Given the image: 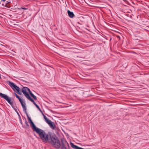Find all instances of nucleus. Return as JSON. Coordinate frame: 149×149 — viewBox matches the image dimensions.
Segmentation results:
<instances>
[{"instance_id": "8", "label": "nucleus", "mask_w": 149, "mask_h": 149, "mask_svg": "<svg viewBox=\"0 0 149 149\" xmlns=\"http://www.w3.org/2000/svg\"><path fill=\"white\" fill-rule=\"evenodd\" d=\"M67 12L68 16L72 18L74 17V15L73 12H71L69 10H68Z\"/></svg>"}, {"instance_id": "9", "label": "nucleus", "mask_w": 149, "mask_h": 149, "mask_svg": "<svg viewBox=\"0 0 149 149\" xmlns=\"http://www.w3.org/2000/svg\"><path fill=\"white\" fill-rule=\"evenodd\" d=\"M29 100L31 101V102H32L35 105V104H36V103L34 101V100L32 99L30 97H29L27 98Z\"/></svg>"}, {"instance_id": "15", "label": "nucleus", "mask_w": 149, "mask_h": 149, "mask_svg": "<svg viewBox=\"0 0 149 149\" xmlns=\"http://www.w3.org/2000/svg\"><path fill=\"white\" fill-rule=\"evenodd\" d=\"M2 1H5V0H1Z\"/></svg>"}, {"instance_id": "11", "label": "nucleus", "mask_w": 149, "mask_h": 149, "mask_svg": "<svg viewBox=\"0 0 149 149\" xmlns=\"http://www.w3.org/2000/svg\"><path fill=\"white\" fill-rule=\"evenodd\" d=\"M30 95L31 96H32L34 100H37V98L32 93H30Z\"/></svg>"}, {"instance_id": "6", "label": "nucleus", "mask_w": 149, "mask_h": 149, "mask_svg": "<svg viewBox=\"0 0 149 149\" xmlns=\"http://www.w3.org/2000/svg\"><path fill=\"white\" fill-rule=\"evenodd\" d=\"M9 85L13 90L18 94H20L19 88L15 85L13 83L9 82Z\"/></svg>"}, {"instance_id": "7", "label": "nucleus", "mask_w": 149, "mask_h": 149, "mask_svg": "<svg viewBox=\"0 0 149 149\" xmlns=\"http://www.w3.org/2000/svg\"><path fill=\"white\" fill-rule=\"evenodd\" d=\"M70 144L72 148L74 149H84L82 148L79 147L78 146L74 145L71 142Z\"/></svg>"}, {"instance_id": "12", "label": "nucleus", "mask_w": 149, "mask_h": 149, "mask_svg": "<svg viewBox=\"0 0 149 149\" xmlns=\"http://www.w3.org/2000/svg\"><path fill=\"white\" fill-rule=\"evenodd\" d=\"M36 106V107L38 109H39V110L40 111H41V112H42V110H41V109L38 106L37 104H35V105Z\"/></svg>"}, {"instance_id": "14", "label": "nucleus", "mask_w": 149, "mask_h": 149, "mask_svg": "<svg viewBox=\"0 0 149 149\" xmlns=\"http://www.w3.org/2000/svg\"><path fill=\"white\" fill-rule=\"evenodd\" d=\"M4 6L6 7H8V4H6V5H4Z\"/></svg>"}, {"instance_id": "13", "label": "nucleus", "mask_w": 149, "mask_h": 149, "mask_svg": "<svg viewBox=\"0 0 149 149\" xmlns=\"http://www.w3.org/2000/svg\"><path fill=\"white\" fill-rule=\"evenodd\" d=\"M21 9H24V10H26V9H27L26 8H24V7H22Z\"/></svg>"}, {"instance_id": "5", "label": "nucleus", "mask_w": 149, "mask_h": 149, "mask_svg": "<svg viewBox=\"0 0 149 149\" xmlns=\"http://www.w3.org/2000/svg\"><path fill=\"white\" fill-rule=\"evenodd\" d=\"M0 96L6 100L12 106L13 104V102L11 100V98L9 97L6 95L0 93Z\"/></svg>"}, {"instance_id": "4", "label": "nucleus", "mask_w": 149, "mask_h": 149, "mask_svg": "<svg viewBox=\"0 0 149 149\" xmlns=\"http://www.w3.org/2000/svg\"><path fill=\"white\" fill-rule=\"evenodd\" d=\"M22 91L23 94L27 98L30 97L29 94H30V93H31V92L28 88L27 87H24L22 89Z\"/></svg>"}, {"instance_id": "1", "label": "nucleus", "mask_w": 149, "mask_h": 149, "mask_svg": "<svg viewBox=\"0 0 149 149\" xmlns=\"http://www.w3.org/2000/svg\"><path fill=\"white\" fill-rule=\"evenodd\" d=\"M28 120L32 130L35 131L39 135L40 139L44 142L50 143L56 148L60 146V143L56 136L50 132H46L43 130L36 127L32 121L31 118L27 115Z\"/></svg>"}, {"instance_id": "2", "label": "nucleus", "mask_w": 149, "mask_h": 149, "mask_svg": "<svg viewBox=\"0 0 149 149\" xmlns=\"http://www.w3.org/2000/svg\"><path fill=\"white\" fill-rule=\"evenodd\" d=\"M14 95L15 97L19 100L20 102L23 110L26 111V104L24 100L19 97L16 93H15Z\"/></svg>"}, {"instance_id": "3", "label": "nucleus", "mask_w": 149, "mask_h": 149, "mask_svg": "<svg viewBox=\"0 0 149 149\" xmlns=\"http://www.w3.org/2000/svg\"><path fill=\"white\" fill-rule=\"evenodd\" d=\"M43 115L45 122L49 125L50 128L53 129H54L55 126L54 123L48 119L44 114H43Z\"/></svg>"}, {"instance_id": "10", "label": "nucleus", "mask_w": 149, "mask_h": 149, "mask_svg": "<svg viewBox=\"0 0 149 149\" xmlns=\"http://www.w3.org/2000/svg\"><path fill=\"white\" fill-rule=\"evenodd\" d=\"M29 100L31 101V102H32L35 105V104H36V103L34 101V100L32 99L30 97H29L27 98Z\"/></svg>"}, {"instance_id": "16", "label": "nucleus", "mask_w": 149, "mask_h": 149, "mask_svg": "<svg viewBox=\"0 0 149 149\" xmlns=\"http://www.w3.org/2000/svg\"><path fill=\"white\" fill-rule=\"evenodd\" d=\"M19 9H20V8H18Z\"/></svg>"}]
</instances>
